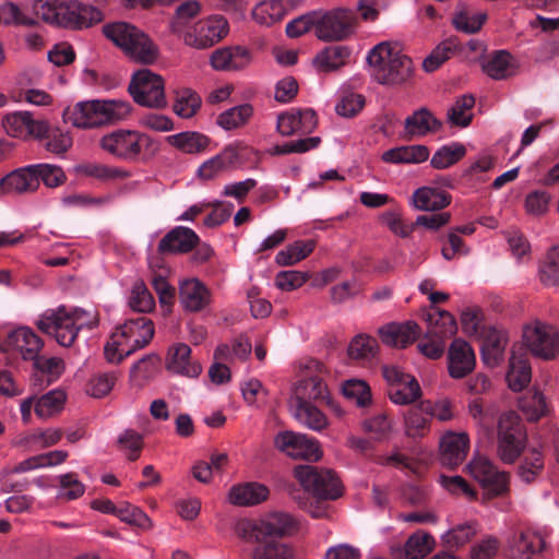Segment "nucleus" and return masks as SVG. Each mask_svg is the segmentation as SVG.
Wrapping results in <instances>:
<instances>
[{
	"label": "nucleus",
	"instance_id": "obj_20",
	"mask_svg": "<svg viewBox=\"0 0 559 559\" xmlns=\"http://www.w3.org/2000/svg\"><path fill=\"white\" fill-rule=\"evenodd\" d=\"M212 301L209 288L198 278H186L179 283V302L188 312H200Z\"/></svg>",
	"mask_w": 559,
	"mask_h": 559
},
{
	"label": "nucleus",
	"instance_id": "obj_62",
	"mask_svg": "<svg viewBox=\"0 0 559 559\" xmlns=\"http://www.w3.org/2000/svg\"><path fill=\"white\" fill-rule=\"evenodd\" d=\"M440 484L452 495L464 497L468 501H475L478 499L477 490L462 476L442 475L440 477Z\"/></svg>",
	"mask_w": 559,
	"mask_h": 559
},
{
	"label": "nucleus",
	"instance_id": "obj_59",
	"mask_svg": "<svg viewBox=\"0 0 559 559\" xmlns=\"http://www.w3.org/2000/svg\"><path fill=\"white\" fill-rule=\"evenodd\" d=\"M62 435V430L58 428L37 430L26 436L23 444L32 450L49 448L57 444L61 440Z\"/></svg>",
	"mask_w": 559,
	"mask_h": 559
},
{
	"label": "nucleus",
	"instance_id": "obj_21",
	"mask_svg": "<svg viewBox=\"0 0 559 559\" xmlns=\"http://www.w3.org/2000/svg\"><path fill=\"white\" fill-rule=\"evenodd\" d=\"M251 52L242 46L222 47L210 56V64L217 71H237L247 68L251 62Z\"/></svg>",
	"mask_w": 559,
	"mask_h": 559
},
{
	"label": "nucleus",
	"instance_id": "obj_60",
	"mask_svg": "<svg viewBox=\"0 0 559 559\" xmlns=\"http://www.w3.org/2000/svg\"><path fill=\"white\" fill-rule=\"evenodd\" d=\"M59 490L57 498L71 501L81 498L85 492V486L82 484L76 474L67 473L58 477Z\"/></svg>",
	"mask_w": 559,
	"mask_h": 559
},
{
	"label": "nucleus",
	"instance_id": "obj_16",
	"mask_svg": "<svg viewBox=\"0 0 559 559\" xmlns=\"http://www.w3.org/2000/svg\"><path fill=\"white\" fill-rule=\"evenodd\" d=\"M318 124L313 109L292 108L277 117L276 129L283 136L311 133Z\"/></svg>",
	"mask_w": 559,
	"mask_h": 559
},
{
	"label": "nucleus",
	"instance_id": "obj_38",
	"mask_svg": "<svg viewBox=\"0 0 559 559\" xmlns=\"http://www.w3.org/2000/svg\"><path fill=\"white\" fill-rule=\"evenodd\" d=\"M440 127L441 122L426 108L416 110L405 119V133L408 138L424 136Z\"/></svg>",
	"mask_w": 559,
	"mask_h": 559
},
{
	"label": "nucleus",
	"instance_id": "obj_14",
	"mask_svg": "<svg viewBox=\"0 0 559 559\" xmlns=\"http://www.w3.org/2000/svg\"><path fill=\"white\" fill-rule=\"evenodd\" d=\"M102 13L92 5H83L78 1L63 0L62 10L53 24L70 28H87L102 21Z\"/></svg>",
	"mask_w": 559,
	"mask_h": 559
},
{
	"label": "nucleus",
	"instance_id": "obj_33",
	"mask_svg": "<svg viewBox=\"0 0 559 559\" xmlns=\"http://www.w3.org/2000/svg\"><path fill=\"white\" fill-rule=\"evenodd\" d=\"M532 379V369L524 352H512L507 373V382L512 391L523 390Z\"/></svg>",
	"mask_w": 559,
	"mask_h": 559
},
{
	"label": "nucleus",
	"instance_id": "obj_57",
	"mask_svg": "<svg viewBox=\"0 0 559 559\" xmlns=\"http://www.w3.org/2000/svg\"><path fill=\"white\" fill-rule=\"evenodd\" d=\"M475 105L473 95H463L456 99L448 110V118L452 124L467 127L472 120V108Z\"/></svg>",
	"mask_w": 559,
	"mask_h": 559
},
{
	"label": "nucleus",
	"instance_id": "obj_50",
	"mask_svg": "<svg viewBox=\"0 0 559 559\" xmlns=\"http://www.w3.org/2000/svg\"><path fill=\"white\" fill-rule=\"evenodd\" d=\"M519 407L527 420L535 421L548 413L545 395L538 391H528L519 400Z\"/></svg>",
	"mask_w": 559,
	"mask_h": 559
},
{
	"label": "nucleus",
	"instance_id": "obj_18",
	"mask_svg": "<svg viewBox=\"0 0 559 559\" xmlns=\"http://www.w3.org/2000/svg\"><path fill=\"white\" fill-rule=\"evenodd\" d=\"M440 457L444 465H461L469 451V437L466 432L448 430L439 441Z\"/></svg>",
	"mask_w": 559,
	"mask_h": 559
},
{
	"label": "nucleus",
	"instance_id": "obj_36",
	"mask_svg": "<svg viewBox=\"0 0 559 559\" xmlns=\"http://www.w3.org/2000/svg\"><path fill=\"white\" fill-rule=\"evenodd\" d=\"M290 407L295 419L311 430L321 431L329 425L325 415L310 402L290 401Z\"/></svg>",
	"mask_w": 559,
	"mask_h": 559
},
{
	"label": "nucleus",
	"instance_id": "obj_17",
	"mask_svg": "<svg viewBox=\"0 0 559 559\" xmlns=\"http://www.w3.org/2000/svg\"><path fill=\"white\" fill-rule=\"evenodd\" d=\"M165 367L171 373L189 378H197L202 372L201 364L191 356V348L185 343L168 348Z\"/></svg>",
	"mask_w": 559,
	"mask_h": 559
},
{
	"label": "nucleus",
	"instance_id": "obj_3",
	"mask_svg": "<svg viewBox=\"0 0 559 559\" xmlns=\"http://www.w3.org/2000/svg\"><path fill=\"white\" fill-rule=\"evenodd\" d=\"M103 34L134 62L148 66L159 58L158 46L134 25L124 22L107 24L103 26Z\"/></svg>",
	"mask_w": 559,
	"mask_h": 559
},
{
	"label": "nucleus",
	"instance_id": "obj_40",
	"mask_svg": "<svg viewBox=\"0 0 559 559\" xmlns=\"http://www.w3.org/2000/svg\"><path fill=\"white\" fill-rule=\"evenodd\" d=\"M235 156V150L230 146L226 147L222 153L206 159L200 165L197 171L198 178L203 181L214 180L228 169Z\"/></svg>",
	"mask_w": 559,
	"mask_h": 559
},
{
	"label": "nucleus",
	"instance_id": "obj_5",
	"mask_svg": "<svg viewBox=\"0 0 559 559\" xmlns=\"http://www.w3.org/2000/svg\"><path fill=\"white\" fill-rule=\"evenodd\" d=\"M465 469L483 489V502L496 498H503L510 493V473L499 469L488 457L484 455H475L467 463Z\"/></svg>",
	"mask_w": 559,
	"mask_h": 559
},
{
	"label": "nucleus",
	"instance_id": "obj_43",
	"mask_svg": "<svg viewBox=\"0 0 559 559\" xmlns=\"http://www.w3.org/2000/svg\"><path fill=\"white\" fill-rule=\"evenodd\" d=\"M486 19V13L474 12L466 3L460 2L455 8L452 23L457 31L475 33L481 28Z\"/></svg>",
	"mask_w": 559,
	"mask_h": 559
},
{
	"label": "nucleus",
	"instance_id": "obj_63",
	"mask_svg": "<svg viewBox=\"0 0 559 559\" xmlns=\"http://www.w3.org/2000/svg\"><path fill=\"white\" fill-rule=\"evenodd\" d=\"M130 307L138 312H148L155 307V301L143 281H136L131 289Z\"/></svg>",
	"mask_w": 559,
	"mask_h": 559
},
{
	"label": "nucleus",
	"instance_id": "obj_42",
	"mask_svg": "<svg viewBox=\"0 0 559 559\" xmlns=\"http://www.w3.org/2000/svg\"><path fill=\"white\" fill-rule=\"evenodd\" d=\"M461 49V44L456 37H449L441 41L423 61V68L426 72H433L445 61L455 56Z\"/></svg>",
	"mask_w": 559,
	"mask_h": 559
},
{
	"label": "nucleus",
	"instance_id": "obj_26",
	"mask_svg": "<svg viewBox=\"0 0 559 559\" xmlns=\"http://www.w3.org/2000/svg\"><path fill=\"white\" fill-rule=\"evenodd\" d=\"M8 345L19 352L24 359H36L43 341L29 328L21 326L8 335Z\"/></svg>",
	"mask_w": 559,
	"mask_h": 559
},
{
	"label": "nucleus",
	"instance_id": "obj_27",
	"mask_svg": "<svg viewBox=\"0 0 559 559\" xmlns=\"http://www.w3.org/2000/svg\"><path fill=\"white\" fill-rule=\"evenodd\" d=\"M451 203V195L442 189L424 186L416 189L412 195V204L416 210L435 212Z\"/></svg>",
	"mask_w": 559,
	"mask_h": 559
},
{
	"label": "nucleus",
	"instance_id": "obj_54",
	"mask_svg": "<svg viewBox=\"0 0 559 559\" xmlns=\"http://www.w3.org/2000/svg\"><path fill=\"white\" fill-rule=\"evenodd\" d=\"M466 148L461 143H452L440 147L431 157L430 164L435 169H445L461 160Z\"/></svg>",
	"mask_w": 559,
	"mask_h": 559
},
{
	"label": "nucleus",
	"instance_id": "obj_19",
	"mask_svg": "<svg viewBox=\"0 0 559 559\" xmlns=\"http://www.w3.org/2000/svg\"><path fill=\"white\" fill-rule=\"evenodd\" d=\"M476 365L472 346L462 338H455L448 349V370L453 379H462L471 373Z\"/></svg>",
	"mask_w": 559,
	"mask_h": 559
},
{
	"label": "nucleus",
	"instance_id": "obj_13",
	"mask_svg": "<svg viewBox=\"0 0 559 559\" xmlns=\"http://www.w3.org/2000/svg\"><path fill=\"white\" fill-rule=\"evenodd\" d=\"M116 340L123 341L124 353L133 354L145 347L154 336V324L146 317L127 320L116 329Z\"/></svg>",
	"mask_w": 559,
	"mask_h": 559
},
{
	"label": "nucleus",
	"instance_id": "obj_34",
	"mask_svg": "<svg viewBox=\"0 0 559 559\" xmlns=\"http://www.w3.org/2000/svg\"><path fill=\"white\" fill-rule=\"evenodd\" d=\"M328 395V386L319 373L306 376L294 386L293 402H310L311 400H324Z\"/></svg>",
	"mask_w": 559,
	"mask_h": 559
},
{
	"label": "nucleus",
	"instance_id": "obj_49",
	"mask_svg": "<svg viewBox=\"0 0 559 559\" xmlns=\"http://www.w3.org/2000/svg\"><path fill=\"white\" fill-rule=\"evenodd\" d=\"M313 240H297L277 252L275 262L282 266L294 265L306 259L314 249Z\"/></svg>",
	"mask_w": 559,
	"mask_h": 559
},
{
	"label": "nucleus",
	"instance_id": "obj_47",
	"mask_svg": "<svg viewBox=\"0 0 559 559\" xmlns=\"http://www.w3.org/2000/svg\"><path fill=\"white\" fill-rule=\"evenodd\" d=\"M545 462L543 453L536 448H530L524 452L518 468L519 477L530 484L535 481L544 471Z\"/></svg>",
	"mask_w": 559,
	"mask_h": 559
},
{
	"label": "nucleus",
	"instance_id": "obj_51",
	"mask_svg": "<svg viewBox=\"0 0 559 559\" xmlns=\"http://www.w3.org/2000/svg\"><path fill=\"white\" fill-rule=\"evenodd\" d=\"M66 393L61 390H52L36 399L35 414L41 418H50L60 413L66 403Z\"/></svg>",
	"mask_w": 559,
	"mask_h": 559
},
{
	"label": "nucleus",
	"instance_id": "obj_53",
	"mask_svg": "<svg viewBox=\"0 0 559 559\" xmlns=\"http://www.w3.org/2000/svg\"><path fill=\"white\" fill-rule=\"evenodd\" d=\"M538 278L546 287H559V248L549 249L539 264Z\"/></svg>",
	"mask_w": 559,
	"mask_h": 559
},
{
	"label": "nucleus",
	"instance_id": "obj_56",
	"mask_svg": "<svg viewBox=\"0 0 559 559\" xmlns=\"http://www.w3.org/2000/svg\"><path fill=\"white\" fill-rule=\"evenodd\" d=\"M378 350L376 338L367 334L356 335L348 345V356L355 360H369L373 358Z\"/></svg>",
	"mask_w": 559,
	"mask_h": 559
},
{
	"label": "nucleus",
	"instance_id": "obj_12",
	"mask_svg": "<svg viewBox=\"0 0 559 559\" xmlns=\"http://www.w3.org/2000/svg\"><path fill=\"white\" fill-rule=\"evenodd\" d=\"M275 447L295 460L319 461L323 452L318 440L304 433L283 431L274 439Z\"/></svg>",
	"mask_w": 559,
	"mask_h": 559
},
{
	"label": "nucleus",
	"instance_id": "obj_32",
	"mask_svg": "<svg viewBox=\"0 0 559 559\" xmlns=\"http://www.w3.org/2000/svg\"><path fill=\"white\" fill-rule=\"evenodd\" d=\"M292 8V0L261 1L253 8L252 17L260 25L271 26L282 21Z\"/></svg>",
	"mask_w": 559,
	"mask_h": 559
},
{
	"label": "nucleus",
	"instance_id": "obj_41",
	"mask_svg": "<svg viewBox=\"0 0 559 559\" xmlns=\"http://www.w3.org/2000/svg\"><path fill=\"white\" fill-rule=\"evenodd\" d=\"M436 547L435 537L423 530H418L408 536L404 544L405 559H424Z\"/></svg>",
	"mask_w": 559,
	"mask_h": 559
},
{
	"label": "nucleus",
	"instance_id": "obj_9",
	"mask_svg": "<svg viewBox=\"0 0 559 559\" xmlns=\"http://www.w3.org/2000/svg\"><path fill=\"white\" fill-rule=\"evenodd\" d=\"M294 475L302 488L318 498L336 499L341 496V484L331 469L312 465L295 467Z\"/></svg>",
	"mask_w": 559,
	"mask_h": 559
},
{
	"label": "nucleus",
	"instance_id": "obj_25",
	"mask_svg": "<svg viewBox=\"0 0 559 559\" xmlns=\"http://www.w3.org/2000/svg\"><path fill=\"white\" fill-rule=\"evenodd\" d=\"M270 495L269 488L260 483L235 485L228 492V501L234 506L251 507L264 502Z\"/></svg>",
	"mask_w": 559,
	"mask_h": 559
},
{
	"label": "nucleus",
	"instance_id": "obj_44",
	"mask_svg": "<svg viewBox=\"0 0 559 559\" xmlns=\"http://www.w3.org/2000/svg\"><path fill=\"white\" fill-rule=\"evenodd\" d=\"M349 49L344 46H330L321 50L314 58L316 68L322 72L338 70L346 64Z\"/></svg>",
	"mask_w": 559,
	"mask_h": 559
},
{
	"label": "nucleus",
	"instance_id": "obj_22",
	"mask_svg": "<svg viewBox=\"0 0 559 559\" xmlns=\"http://www.w3.org/2000/svg\"><path fill=\"white\" fill-rule=\"evenodd\" d=\"M1 191L5 194H23L35 192L39 188L34 165L17 168L0 181Z\"/></svg>",
	"mask_w": 559,
	"mask_h": 559
},
{
	"label": "nucleus",
	"instance_id": "obj_8",
	"mask_svg": "<svg viewBox=\"0 0 559 559\" xmlns=\"http://www.w3.org/2000/svg\"><path fill=\"white\" fill-rule=\"evenodd\" d=\"M128 91L133 100L144 107L163 109L167 106L165 81L150 69H141L132 74Z\"/></svg>",
	"mask_w": 559,
	"mask_h": 559
},
{
	"label": "nucleus",
	"instance_id": "obj_35",
	"mask_svg": "<svg viewBox=\"0 0 559 559\" xmlns=\"http://www.w3.org/2000/svg\"><path fill=\"white\" fill-rule=\"evenodd\" d=\"M430 426L431 418L429 415H426V409H424L423 401L419 404L409 407L405 412L404 431L408 438H425L430 431Z\"/></svg>",
	"mask_w": 559,
	"mask_h": 559
},
{
	"label": "nucleus",
	"instance_id": "obj_52",
	"mask_svg": "<svg viewBox=\"0 0 559 559\" xmlns=\"http://www.w3.org/2000/svg\"><path fill=\"white\" fill-rule=\"evenodd\" d=\"M253 115L250 104L231 107L217 116L216 123L224 130H234L245 126Z\"/></svg>",
	"mask_w": 559,
	"mask_h": 559
},
{
	"label": "nucleus",
	"instance_id": "obj_7",
	"mask_svg": "<svg viewBox=\"0 0 559 559\" xmlns=\"http://www.w3.org/2000/svg\"><path fill=\"white\" fill-rule=\"evenodd\" d=\"M358 24L359 19L353 9L318 10L317 38L326 43L346 40L356 33Z\"/></svg>",
	"mask_w": 559,
	"mask_h": 559
},
{
	"label": "nucleus",
	"instance_id": "obj_30",
	"mask_svg": "<svg viewBox=\"0 0 559 559\" xmlns=\"http://www.w3.org/2000/svg\"><path fill=\"white\" fill-rule=\"evenodd\" d=\"M262 542L267 537L290 535L297 527L296 521L284 512H271L259 519Z\"/></svg>",
	"mask_w": 559,
	"mask_h": 559
},
{
	"label": "nucleus",
	"instance_id": "obj_31",
	"mask_svg": "<svg viewBox=\"0 0 559 559\" xmlns=\"http://www.w3.org/2000/svg\"><path fill=\"white\" fill-rule=\"evenodd\" d=\"M166 142L183 154L198 155L209 150L211 139L197 131H183L168 135Z\"/></svg>",
	"mask_w": 559,
	"mask_h": 559
},
{
	"label": "nucleus",
	"instance_id": "obj_37",
	"mask_svg": "<svg viewBox=\"0 0 559 559\" xmlns=\"http://www.w3.org/2000/svg\"><path fill=\"white\" fill-rule=\"evenodd\" d=\"M484 72L495 80H504L518 72L514 58L506 50L496 51L483 66Z\"/></svg>",
	"mask_w": 559,
	"mask_h": 559
},
{
	"label": "nucleus",
	"instance_id": "obj_23",
	"mask_svg": "<svg viewBox=\"0 0 559 559\" xmlns=\"http://www.w3.org/2000/svg\"><path fill=\"white\" fill-rule=\"evenodd\" d=\"M199 242V236L188 227L178 226L168 231L158 243L160 253H186Z\"/></svg>",
	"mask_w": 559,
	"mask_h": 559
},
{
	"label": "nucleus",
	"instance_id": "obj_39",
	"mask_svg": "<svg viewBox=\"0 0 559 559\" xmlns=\"http://www.w3.org/2000/svg\"><path fill=\"white\" fill-rule=\"evenodd\" d=\"M429 157L425 145H407L390 148L382 154V159L391 164H419Z\"/></svg>",
	"mask_w": 559,
	"mask_h": 559
},
{
	"label": "nucleus",
	"instance_id": "obj_15",
	"mask_svg": "<svg viewBox=\"0 0 559 559\" xmlns=\"http://www.w3.org/2000/svg\"><path fill=\"white\" fill-rule=\"evenodd\" d=\"M2 126L8 135L26 139L33 136L43 139L48 132V123L45 120H36L28 111H16L7 115L2 119Z\"/></svg>",
	"mask_w": 559,
	"mask_h": 559
},
{
	"label": "nucleus",
	"instance_id": "obj_6",
	"mask_svg": "<svg viewBox=\"0 0 559 559\" xmlns=\"http://www.w3.org/2000/svg\"><path fill=\"white\" fill-rule=\"evenodd\" d=\"M229 32V24L222 15H211L176 29V36L188 47L205 50L223 40Z\"/></svg>",
	"mask_w": 559,
	"mask_h": 559
},
{
	"label": "nucleus",
	"instance_id": "obj_46",
	"mask_svg": "<svg viewBox=\"0 0 559 559\" xmlns=\"http://www.w3.org/2000/svg\"><path fill=\"white\" fill-rule=\"evenodd\" d=\"M526 435H498L497 455L504 464H513L524 450Z\"/></svg>",
	"mask_w": 559,
	"mask_h": 559
},
{
	"label": "nucleus",
	"instance_id": "obj_1",
	"mask_svg": "<svg viewBox=\"0 0 559 559\" xmlns=\"http://www.w3.org/2000/svg\"><path fill=\"white\" fill-rule=\"evenodd\" d=\"M132 106L122 99H94L78 102L63 111L67 123L78 129H96L127 120Z\"/></svg>",
	"mask_w": 559,
	"mask_h": 559
},
{
	"label": "nucleus",
	"instance_id": "obj_4",
	"mask_svg": "<svg viewBox=\"0 0 559 559\" xmlns=\"http://www.w3.org/2000/svg\"><path fill=\"white\" fill-rule=\"evenodd\" d=\"M100 148L117 159L138 162L146 153L157 150L156 141L148 134L133 129H117L99 139Z\"/></svg>",
	"mask_w": 559,
	"mask_h": 559
},
{
	"label": "nucleus",
	"instance_id": "obj_45",
	"mask_svg": "<svg viewBox=\"0 0 559 559\" xmlns=\"http://www.w3.org/2000/svg\"><path fill=\"white\" fill-rule=\"evenodd\" d=\"M427 321L429 324V333L438 338H449L457 331V324L454 317L439 308H432L428 313Z\"/></svg>",
	"mask_w": 559,
	"mask_h": 559
},
{
	"label": "nucleus",
	"instance_id": "obj_28",
	"mask_svg": "<svg viewBox=\"0 0 559 559\" xmlns=\"http://www.w3.org/2000/svg\"><path fill=\"white\" fill-rule=\"evenodd\" d=\"M544 548V537L531 530L516 534L511 545L513 559H534L543 552Z\"/></svg>",
	"mask_w": 559,
	"mask_h": 559
},
{
	"label": "nucleus",
	"instance_id": "obj_2",
	"mask_svg": "<svg viewBox=\"0 0 559 559\" xmlns=\"http://www.w3.org/2000/svg\"><path fill=\"white\" fill-rule=\"evenodd\" d=\"M372 75L380 84L399 85L407 82L414 71L413 61L397 44L383 41L367 56Z\"/></svg>",
	"mask_w": 559,
	"mask_h": 559
},
{
	"label": "nucleus",
	"instance_id": "obj_58",
	"mask_svg": "<svg viewBox=\"0 0 559 559\" xmlns=\"http://www.w3.org/2000/svg\"><path fill=\"white\" fill-rule=\"evenodd\" d=\"M116 516L119 518L120 521L144 531H148L153 527V522L150 516L143 510L130 503L120 504L117 509Z\"/></svg>",
	"mask_w": 559,
	"mask_h": 559
},
{
	"label": "nucleus",
	"instance_id": "obj_61",
	"mask_svg": "<svg viewBox=\"0 0 559 559\" xmlns=\"http://www.w3.org/2000/svg\"><path fill=\"white\" fill-rule=\"evenodd\" d=\"M440 484L452 495L464 497L468 501H475L478 499L477 490L462 476L442 475L440 477Z\"/></svg>",
	"mask_w": 559,
	"mask_h": 559
},
{
	"label": "nucleus",
	"instance_id": "obj_48",
	"mask_svg": "<svg viewBox=\"0 0 559 559\" xmlns=\"http://www.w3.org/2000/svg\"><path fill=\"white\" fill-rule=\"evenodd\" d=\"M201 97L190 88L176 91L173 104V111L182 119H190L201 108Z\"/></svg>",
	"mask_w": 559,
	"mask_h": 559
},
{
	"label": "nucleus",
	"instance_id": "obj_64",
	"mask_svg": "<svg viewBox=\"0 0 559 559\" xmlns=\"http://www.w3.org/2000/svg\"><path fill=\"white\" fill-rule=\"evenodd\" d=\"M344 396L358 406L367 405L371 400L370 389L362 380L350 379L342 388Z\"/></svg>",
	"mask_w": 559,
	"mask_h": 559
},
{
	"label": "nucleus",
	"instance_id": "obj_24",
	"mask_svg": "<svg viewBox=\"0 0 559 559\" xmlns=\"http://www.w3.org/2000/svg\"><path fill=\"white\" fill-rule=\"evenodd\" d=\"M419 333L420 329L414 321L390 323L379 330L382 343L392 347H405L412 344Z\"/></svg>",
	"mask_w": 559,
	"mask_h": 559
},
{
	"label": "nucleus",
	"instance_id": "obj_10",
	"mask_svg": "<svg viewBox=\"0 0 559 559\" xmlns=\"http://www.w3.org/2000/svg\"><path fill=\"white\" fill-rule=\"evenodd\" d=\"M523 341L535 357L550 360L559 355V331L549 323L536 320L525 325Z\"/></svg>",
	"mask_w": 559,
	"mask_h": 559
},
{
	"label": "nucleus",
	"instance_id": "obj_55",
	"mask_svg": "<svg viewBox=\"0 0 559 559\" xmlns=\"http://www.w3.org/2000/svg\"><path fill=\"white\" fill-rule=\"evenodd\" d=\"M252 559H294V549L284 543L270 540L267 543H260L251 555Z\"/></svg>",
	"mask_w": 559,
	"mask_h": 559
},
{
	"label": "nucleus",
	"instance_id": "obj_29",
	"mask_svg": "<svg viewBox=\"0 0 559 559\" xmlns=\"http://www.w3.org/2000/svg\"><path fill=\"white\" fill-rule=\"evenodd\" d=\"M508 344V335L504 331L489 328L481 343V358L489 367H496L502 361Z\"/></svg>",
	"mask_w": 559,
	"mask_h": 559
},
{
	"label": "nucleus",
	"instance_id": "obj_11",
	"mask_svg": "<svg viewBox=\"0 0 559 559\" xmlns=\"http://www.w3.org/2000/svg\"><path fill=\"white\" fill-rule=\"evenodd\" d=\"M36 325L41 332L52 335L64 347L71 346L78 336L70 309L66 306L46 310L37 320Z\"/></svg>",
	"mask_w": 559,
	"mask_h": 559
}]
</instances>
